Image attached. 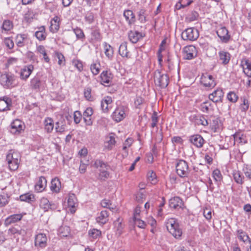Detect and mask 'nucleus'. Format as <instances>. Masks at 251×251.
Wrapping results in <instances>:
<instances>
[{
	"instance_id": "4c0bfd02",
	"label": "nucleus",
	"mask_w": 251,
	"mask_h": 251,
	"mask_svg": "<svg viewBox=\"0 0 251 251\" xmlns=\"http://www.w3.org/2000/svg\"><path fill=\"white\" fill-rule=\"evenodd\" d=\"M201 110L206 113H209L213 110L212 103L209 101H205L201 104Z\"/></svg>"
},
{
	"instance_id": "052dcab7",
	"label": "nucleus",
	"mask_w": 251,
	"mask_h": 251,
	"mask_svg": "<svg viewBox=\"0 0 251 251\" xmlns=\"http://www.w3.org/2000/svg\"><path fill=\"white\" fill-rule=\"evenodd\" d=\"M73 65L78 70L79 72L83 70V66L81 61L79 60L74 59L72 61Z\"/></svg>"
},
{
	"instance_id": "09e8293b",
	"label": "nucleus",
	"mask_w": 251,
	"mask_h": 251,
	"mask_svg": "<svg viewBox=\"0 0 251 251\" xmlns=\"http://www.w3.org/2000/svg\"><path fill=\"white\" fill-rule=\"evenodd\" d=\"M90 69L94 75H97L100 73V64L99 63H93L90 66Z\"/></svg>"
},
{
	"instance_id": "6e6552de",
	"label": "nucleus",
	"mask_w": 251,
	"mask_h": 251,
	"mask_svg": "<svg viewBox=\"0 0 251 251\" xmlns=\"http://www.w3.org/2000/svg\"><path fill=\"white\" fill-rule=\"evenodd\" d=\"M216 33L223 43H227L230 39V35L229 34L228 31L225 26H222L219 28Z\"/></svg>"
},
{
	"instance_id": "bf43d9fd",
	"label": "nucleus",
	"mask_w": 251,
	"mask_h": 251,
	"mask_svg": "<svg viewBox=\"0 0 251 251\" xmlns=\"http://www.w3.org/2000/svg\"><path fill=\"white\" fill-rule=\"evenodd\" d=\"M192 2V0H179V6L177 4L176 6L178 7V9H180L181 7L184 8L189 5Z\"/></svg>"
},
{
	"instance_id": "864d4df0",
	"label": "nucleus",
	"mask_w": 251,
	"mask_h": 251,
	"mask_svg": "<svg viewBox=\"0 0 251 251\" xmlns=\"http://www.w3.org/2000/svg\"><path fill=\"white\" fill-rule=\"evenodd\" d=\"M13 28V24L10 20H5L2 25V29L5 31H9Z\"/></svg>"
},
{
	"instance_id": "412c9836",
	"label": "nucleus",
	"mask_w": 251,
	"mask_h": 251,
	"mask_svg": "<svg viewBox=\"0 0 251 251\" xmlns=\"http://www.w3.org/2000/svg\"><path fill=\"white\" fill-rule=\"evenodd\" d=\"M33 69L34 67L32 65L25 66L21 71L20 77L21 79L26 80L30 76Z\"/></svg>"
},
{
	"instance_id": "774afa93",
	"label": "nucleus",
	"mask_w": 251,
	"mask_h": 251,
	"mask_svg": "<svg viewBox=\"0 0 251 251\" xmlns=\"http://www.w3.org/2000/svg\"><path fill=\"white\" fill-rule=\"evenodd\" d=\"M91 35L94 40L96 41L100 40L101 36L99 30L96 29L93 30L91 33Z\"/></svg>"
},
{
	"instance_id": "ea45409f",
	"label": "nucleus",
	"mask_w": 251,
	"mask_h": 251,
	"mask_svg": "<svg viewBox=\"0 0 251 251\" xmlns=\"http://www.w3.org/2000/svg\"><path fill=\"white\" fill-rule=\"evenodd\" d=\"M241 104L240 109L242 112H246L249 108L250 103L249 100L245 97L241 98Z\"/></svg>"
},
{
	"instance_id": "ddd939ff",
	"label": "nucleus",
	"mask_w": 251,
	"mask_h": 251,
	"mask_svg": "<svg viewBox=\"0 0 251 251\" xmlns=\"http://www.w3.org/2000/svg\"><path fill=\"white\" fill-rule=\"evenodd\" d=\"M68 205L71 213H74L76 211V207L77 205V199L74 194L70 193L69 194Z\"/></svg>"
},
{
	"instance_id": "20e7f679",
	"label": "nucleus",
	"mask_w": 251,
	"mask_h": 251,
	"mask_svg": "<svg viewBox=\"0 0 251 251\" xmlns=\"http://www.w3.org/2000/svg\"><path fill=\"white\" fill-rule=\"evenodd\" d=\"M177 174L181 177H188L190 169L188 163L182 159L179 160L176 165Z\"/></svg>"
},
{
	"instance_id": "e2e57ef3",
	"label": "nucleus",
	"mask_w": 251,
	"mask_h": 251,
	"mask_svg": "<svg viewBox=\"0 0 251 251\" xmlns=\"http://www.w3.org/2000/svg\"><path fill=\"white\" fill-rule=\"evenodd\" d=\"M65 126L62 123L57 122L56 123L55 130L56 132L62 133L65 130Z\"/></svg>"
},
{
	"instance_id": "39448f33",
	"label": "nucleus",
	"mask_w": 251,
	"mask_h": 251,
	"mask_svg": "<svg viewBox=\"0 0 251 251\" xmlns=\"http://www.w3.org/2000/svg\"><path fill=\"white\" fill-rule=\"evenodd\" d=\"M199 36L198 30L195 28H188L181 33V38L184 40L195 41Z\"/></svg>"
},
{
	"instance_id": "bb28decb",
	"label": "nucleus",
	"mask_w": 251,
	"mask_h": 251,
	"mask_svg": "<svg viewBox=\"0 0 251 251\" xmlns=\"http://www.w3.org/2000/svg\"><path fill=\"white\" fill-rule=\"evenodd\" d=\"M59 18L55 16L50 21V30L52 33H56L59 30Z\"/></svg>"
},
{
	"instance_id": "4468645a",
	"label": "nucleus",
	"mask_w": 251,
	"mask_h": 251,
	"mask_svg": "<svg viewBox=\"0 0 251 251\" xmlns=\"http://www.w3.org/2000/svg\"><path fill=\"white\" fill-rule=\"evenodd\" d=\"M219 61L221 62V64L226 65H227L231 57L230 54L225 50H220L218 52Z\"/></svg>"
},
{
	"instance_id": "79ce46f5",
	"label": "nucleus",
	"mask_w": 251,
	"mask_h": 251,
	"mask_svg": "<svg viewBox=\"0 0 251 251\" xmlns=\"http://www.w3.org/2000/svg\"><path fill=\"white\" fill-rule=\"evenodd\" d=\"M103 46L105 55L108 58H111L113 54V50L112 47L106 43H104Z\"/></svg>"
},
{
	"instance_id": "5fc2aeb1",
	"label": "nucleus",
	"mask_w": 251,
	"mask_h": 251,
	"mask_svg": "<svg viewBox=\"0 0 251 251\" xmlns=\"http://www.w3.org/2000/svg\"><path fill=\"white\" fill-rule=\"evenodd\" d=\"M89 235L91 237L94 239H96L100 236L101 231L100 230L94 228L89 230Z\"/></svg>"
},
{
	"instance_id": "423d86ee",
	"label": "nucleus",
	"mask_w": 251,
	"mask_h": 251,
	"mask_svg": "<svg viewBox=\"0 0 251 251\" xmlns=\"http://www.w3.org/2000/svg\"><path fill=\"white\" fill-rule=\"evenodd\" d=\"M201 82L204 86L208 88H213L216 85L213 76L207 73L202 75Z\"/></svg>"
},
{
	"instance_id": "9b49d317",
	"label": "nucleus",
	"mask_w": 251,
	"mask_h": 251,
	"mask_svg": "<svg viewBox=\"0 0 251 251\" xmlns=\"http://www.w3.org/2000/svg\"><path fill=\"white\" fill-rule=\"evenodd\" d=\"M112 118L116 122L123 120L126 117L125 108L123 106L117 107L112 114Z\"/></svg>"
},
{
	"instance_id": "6e6d98bb",
	"label": "nucleus",
	"mask_w": 251,
	"mask_h": 251,
	"mask_svg": "<svg viewBox=\"0 0 251 251\" xmlns=\"http://www.w3.org/2000/svg\"><path fill=\"white\" fill-rule=\"evenodd\" d=\"M227 99L230 101L234 103L238 100V97L235 92L231 91L227 94Z\"/></svg>"
},
{
	"instance_id": "338daca9",
	"label": "nucleus",
	"mask_w": 251,
	"mask_h": 251,
	"mask_svg": "<svg viewBox=\"0 0 251 251\" xmlns=\"http://www.w3.org/2000/svg\"><path fill=\"white\" fill-rule=\"evenodd\" d=\"M135 199L138 202H142L145 199V195L143 192H139L135 195Z\"/></svg>"
},
{
	"instance_id": "4be33fe9",
	"label": "nucleus",
	"mask_w": 251,
	"mask_h": 251,
	"mask_svg": "<svg viewBox=\"0 0 251 251\" xmlns=\"http://www.w3.org/2000/svg\"><path fill=\"white\" fill-rule=\"evenodd\" d=\"M11 106V100L7 97L0 98V111H4L9 109Z\"/></svg>"
},
{
	"instance_id": "7ed1b4c3",
	"label": "nucleus",
	"mask_w": 251,
	"mask_h": 251,
	"mask_svg": "<svg viewBox=\"0 0 251 251\" xmlns=\"http://www.w3.org/2000/svg\"><path fill=\"white\" fill-rule=\"evenodd\" d=\"M154 81L156 85L161 88H165L169 84V78L166 74H162L157 70L154 73Z\"/></svg>"
},
{
	"instance_id": "13d9d810",
	"label": "nucleus",
	"mask_w": 251,
	"mask_h": 251,
	"mask_svg": "<svg viewBox=\"0 0 251 251\" xmlns=\"http://www.w3.org/2000/svg\"><path fill=\"white\" fill-rule=\"evenodd\" d=\"M145 12V9H142L138 12V19L141 23H144L146 21Z\"/></svg>"
},
{
	"instance_id": "f8f14e48",
	"label": "nucleus",
	"mask_w": 251,
	"mask_h": 251,
	"mask_svg": "<svg viewBox=\"0 0 251 251\" xmlns=\"http://www.w3.org/2000/svg\"><path fill=\"white\" fill-rule=\"evenodd\" d=\"M36 247L44 248L47 245V237L45 234L39 233L36 235L34 241Z\"/></svg>"
},
{
	"instance_id": "69168bd1",
	"label": "nucleus",
	"mask_w": 251,
	"mask_h": 251,
	"mask_svg": "<svg viewBox=\"0 0 251 251\" xmlns=\"http://www.w3.org/2000/svg\"><path fill=\"white\" fill-rule=\"evenodd\" d=\"M82 118L81 113L78 111H75L74 113V122L75 124H78L80 123Z\"/></svg>"
},
{
	"instance_id": "1a4fd4ad",
	"label": "nucleus",
	"mask_w": 251,
	"mask_h": 251,
	"mask_svg": "<svg viewBox=\"0 0 251 251\" xmlns=\"http://www.w3.org/2000/svg\"><path fill=\"white\" fill-rule=\"evenodd\" d=\"M224 93L221 89H217L209 95L210 100L214 103L222 102L223 101Z\"/></svg>"
},
{
	"instance_id": "a211bd4d",
	"label": "nucleus",
	"mask_w": 251,
	"mask_h": 251,
	"mask_svg": "<svg viewBox=\"0 0 251 251\" xmlns=\"http://www.w3.org/2000/svg\"><path fill=\"white\" fill-rule=\"evenodd\" d=\"M236 235L240 241L243 242L246 245L249 244L251 247V239L246 232L242 229H238L236 231Z\"/></svg>"
},
{
	"instance_id": "2eb2a0df",
	"label": "nucleus",
	"mask_w": 251,
	"mask_h": 251,
	"mask_svg": "<svg viewBox=\"0 0 251 251\" xmlns=\"http://www.w3.org/2000/svg\"><path fill=\"white\" fill-rule=\"evenodd\" d=\"M23 130V123L21 120L16 119L11 123L10 132L12 133H19Z\"/></svg>"
},
{
	"instance_id": "a878e982",
	"label": "nucleus",
	"mask_w": 251,
	"mask_h": 251,
	"mask_svg": "<svg viewBox=\"0 0 251 251\" xmlns=\"http://www.w3.org/2000/svg\"><path fill=\"white\" fill-rule=\"evenodd\" d=\"M109 214L107 210L101 211L97 217L96 221L100 224L104 225L108 221Z\"/></svg>"
},
{
	"instance_id": "dca6fc26",
	"label": "nucleus",
	"mask_w": 251,
	"mask_h": 251,
	"mask_svg": "<svg viewBox=\"0 0 251 251\" xmlns=\"http://www.w3.org/2000/svg\"><path fill=\"white\" fill-rule=\"evenodd\" d=\"M101 83L105 86L110 85L112 79V75L107 71H103L100 74Z\"/></svg>"
},
{
	"instance_id": "680f3d73",
	"label": "nucleus",
	"mask_w": 251,
	"mask_h": 251,
	"mask_svg": "<svg viewBox=\"0 0 251 251\" xmlns=\"http://www.w3.org/2000/svg\"><path fill=\"white\" fill-rule=\"evenodd\" d=\"M132 144V140L130 138L127 139L124 143L123 150L125 151L126 154H127L128 152L126 151V149L130 147Z\"/></svg>"
},
{
	"instance_id": "0e129e2a",
	"label": "nucleus",
	"mask_w": 251,
	"mask_h": 251,
	"mask_svg": "<svg viewBox=\"0 0 251 251\" xmlns=\"http://www.w3.org/2000/svg\"><path fill=\"white\" fill-rule=\"evenodd\" d=\"M135 224L137 225L140 228H144L146 226L145 222L140 219L138 217H135V219H134Z\"/></svg>"
},
{
	"instance_id": "c03bdc74",
	"label": "nucleus",
	"mask_w": 251,
	"mask_h": 251,
	"mask_svg": "<svg viewBox=\"0 0 251 251\" xmlns=\"http://www.w3.org/2000/svg\"><path fill=\"white\" fill-rule=\"evenodd\" d=\"M16 154L20 155L19 152L15 151L14 150H11L9 151L6 155V160L7 162H11L12 161H14L15 158V155Z\"/></svg>"
},
{
	"instance_id": "a18cd8bd",
	"label": "nucleus",
	"mask_w": 251,
	"mask_h": 251,
	"mask_svg": "<svg viewBox=\"0 0 251 251\" xmlns=\"http://www.w3.org/2000/svg\"><path fill=\"white\" fill-rule=\"evenodd\" d=\"M234 179L235 182L240 184L243 183V179L244 176H242L241 172L239 171H234L233 174Z\"/></svg>"
},
{
	"instance_id": "a19ab883",
	"label": "nucleus",
	"mask_w": 251,
	"mask_h": 251,
	"mask_svg": "<svg viewBox=\"0 0 251 251\" xmlns=\"http://www.w3.org/2000/svg\"><path fill=\"white\" fill-rule=\"evenodd\" d=\"M58 231L60 236L67 237L70 234V228L68 226H61Z\"/></svg>"
},
{
	"instance_id": "c756f323",
	"label": "nucleus",
	"mask_w": 251,
	"mask_h": 251,
	"mask_svg": "<svg viewBox=\"0 0 251 251\" xmlns=\"http://www.w3.org/2000/svg\"><path fill=\"white\" fill-rule=\"evenodd\" d=\"M27 40L28 35L26 34H19L16 37V43L19 47L24 46Z\"/></svg>"
},
{
	"instance_id": "603ef678",
	"label": "nucleus",
	"mask_w": 251,
	"mask_h": 251,
	"mask_svg": "<svg viewBox=\"0 0 251 251\" xmlns=\"http://www.w3.org/2000/svg\"><path fill=\"white\" fill-rule=\"evenodd\" d=\"M199 16L198 13L196 11H192L191 13L189 14L186 17L187 22H191L196 21Z\"/></svg>"
},
{
	"instance_id": "5701e85b",
	"label": "nucleus",
	"mask_w": 251,
	"mask_h": 251,
	"mask_svg": "<svg viewBox=\"0 0 251 251\" xmlns=\"http://www.w3.org/2000/svg\"><path fill=\"white\" fill-rule=\"evenodd\" d=\"M232 136L234 140V145H235V143H237L243 145L248 142L246 136L241 132H236Z\"/></svg>"
},
{
	"instance_id": "c85d7f7f",
	"label": "nucleus",
	"mask_w": 251,
	"mask_h": 251,
	"mask_svg": "<svg viewBox=\"0 0 251 251\" xmlns=\"http://www.w3.org/2000/svg\"><path fill=\"white\" fill-rule=\"evenodd\" d=\"M42 84L40 79L38 76H35L30 80V87L32 90L39 91L41 88Z\"/></svg>"
},
{
	"instance_id": "4d7b16f0",
	"label": "nucleus",
	"mask_w": 251,
	"mask_h": 251,
	"mask_svg": "<svg viewBox=\"0 0 251 251\" xmlns=\"http://www.w3.org/2000/svg\"><path fill=\"white\" fill-rule=\"evenodd\" d=\"M212 176L215 180L217 182H220L222 179V176L221 172L218 169H216L212 173Z\"/></svg>"
},
{
	"instance_id": "6ab92c4d",
	"label": "nucleus",
	"mask_w": 251,
	"mask_h": 251,
	"mask_svg": "<svg viewBox=\"0 0 251 251\" xmlns=\"http://www.w3.org/2000/svg\"><path fill=\"white\" fill-rule=\"evenodd\" d=\"M40 206L45 211H47L49 209L54 210L56 208V205L54 203H50L49 201L46 198H42L41 199Z\"/></svg>"
},
{
	"instance_id": "0eeeda50",
	"label": "nucleus",
	"mask_w": 251,
	"mask_h": 251,
	"mask_svg": "<svg viewBox=\"0 0 251 251\" xmlns=\"http://www.w3.org/2000/svg\"><path fill=\"white\" fill-rule=\"evenodd\" d=\"M183 57L185 59L190 60L197 56V50L195 46L191 45L184 48Z\"/></svg>"
},
{
	"instance_id": "7c9ffc66",
	"label": "nucleus",
	"mask_w": 251,
	"mask_h": 251,
	"mask_svg": "<svg viewBox=\"0 0 251 251\" xmlns=\"http://www.w3.org/2000/svg\"><path fill=\"white\" fill-rule=\"evenodd\" d=\"M142 37V34L136 31L131 30L128 33L129 40L133 43H137Z\"/></svg>"
},
{
	"instance_id": "9d476101",
	"label": "nucleus",
	"mask_w": 251,
	"mask_h": 251,
	"mask_svg": "<svg viewBox=\"0 0 251 251\" xmlns=\"http://www.w3.org/2000/svg\"><path fill=\"white\" fill-rule=\"evenodd\" d=\"M189 141L195 147L198 148L202 147L205 143V140L200 134H194L189 137Z\"/></svg>"
},
{
	"instance_id": "58836bf2",
	"label": "nucleus",
	"mask_w": 251,
	"mask_h": 251,
	"mask_svg": "<svg viewBox=\"0 0 251 251\" xmlns=\"http://www.w3.org/2000/svg\"><path fill=\"white\" fill-rule=\"evenodd\" d=\"M119 52L123 57H129L128 51L127 49V43L126 42H123L121 44L119 49Z\"/></svg>"
},
{
	"instance_id": "393cba45",
	"label": "nucleus",
	"mask_w": 251,
	"mask_h": 251,
	"mask_svg": "<svg viewBox=\"0 0 251 251\" xmlns=\"http://www.w3.org/2000/svg\"><path fill=\"white\" fill-rule=\"evenodd\" d=\"M47 180L45 177L41 176L39 178L35 185V190L37 192H42L46 187Z\"/></svg>"
},
{
	"instance_id": "cd10ccee",
	"label": "nucleus",
	"mask_w": 251,
	"mask_h": 251,
	"mask_svg": "<svg viewBox=\"0 0 251 251\" xmlns=\"http://www.w3.org/2000/svg\"><path fill=\"white\" fill-rule=\"evenodd\" d=\"M23 215L21 214H13L8 217L5 220L4 224L6 226L15 223L22 219Z\"/></svg>"
},
{
	"instance_id": "3c124183",
	"label": "nucleus",
	"mask_w": 251,
	"mask_h": 251,
	"mask_svg": "<svg viewBox=\"0 0 251 251\" xmlns=\"http://www.w3.org/2000/svg\"><path fill=\"white\" fill-rule=\"evenodd\" d=\"M34 199V197L33 195H29L28 194L22 195L20 197V199L21 201L28 202L33 201Z\"/></svg>"
},
{
	"instance_id": "c9c22d12",
	"label": "nucleus",
	"mask_w": 251,
	"mask_h": 251,
	"mask_svg": "<svg viewBox=\"0 0 251 251\" xmlns=\"http://www.w3.org/2000/svg\"><path fill=\"white\" fill-rule=\"evenodd\" d=\"M15 158L14 161L11 162H7L9 169L11 171H15L19 167V164L20 161L21 155H15Z\"/></svg>"
},
{
	"instance_id": "de8ad7c7",
	"label": "nucleus",
	"mask_w": 251,
	"mask_h": 251,
	"mask_svg": "<svg viewBox=\"0 0 251 251\" xmlns=\"http://www.w3.org/2000/svg\"><path fill=\"white\" fill-rule=\"evenodd\" d=\"M74 32L75 34V36L77 39L81 40V41H83L85 39V35L83 30L78 27H76L74 29Z\"/></svg>"
},
{
	"instance_id": "f3484780",
	"label": "nucleus",
	"mask_w": 251,
	"mask_h": 251,
	"mask_svg": "<svg viewBox=\"0 0 251 251\" xmlns=\"http://www.w3.org/2000/svg\"><path fill=\"white\" fill-rule=\"evenodd\" d=\"M241 66L243 72L248 77H251V61L246 58H243L241 61Z\"/></svg>"
},
{
	"instance_id": "f704fd0d",
	"label": "nucleus",
	"mask_w": 251,
	"mask_h": 251,
	"mask_svg": "<svg viewBox=\"0 0 251 251\" xmlns=\"http://www.w3.org/2000/svg\"><path fill=\"white\" fill-rule=\"evenodd\" d=\"M61 185L59 179L57 178L52 179L51 182L50 190L55 193L59 192Z\"/></svg>"
},
{
	"instance_id": "2f4dec72",
	"label": "nucleus",
	"mask_w": 251,
	"mask_h": 251,
	"mask_svg": "<svg viewBox=\"0 0 251 251\" xmlns=\"http://www.w3.org/2000/svg\"><path fill=\"white\" fill-rule=\"evenodd\" d=\"M124 16L130 25L134 23L136 21L135 16L132 11L130 10H125Z\"/></svg>"
},
{
	"instance_id": "72a5a7b5",
	"label": "nucleus",
	"mask_w": 251,
	"mask_h": 251,
	"mask_svg": "<svg viewBox=\"0 0 251 251\" xmlns=\"http://www.w3.org/2000/svg\"><path fill=\"white\" fill-rule=\"evenodd\" d=\"M116 141L113 136H109L106 138V140L104 142V149L107 150H112L115 146Z\"/></svg>"
},
{
	"instance_id": "b1692460",
	"label": "nucleus",
	"mask_w": 251,
	"mask_h": 251,
	"mask_svg": "<svg viewBox=\"0 0 251 251\" xmlns=\"http://www.w3.org/2000/svg\"><path fill=\"white\" fill-rule=\"evenodd\" d=\"M114 228L116 234L118 236L122 234L124 228V225L123 224V219L119 217L115 220L114 223Z\"/></svg>"
},
{
	"instance_id": "e433bc0d",
	"label": "nucleus",
	"mask_w": 251,
	"mask_h": 251,
	"mask_svg": "<svg viewBox=\"0 0 251 251\" xmlns=\"http://www.w3.org/2000/svg\"><path fill=\"white\" fill-rule=\"evenodd\" d=\"M45 129L48 133H50L54 127L53 122L51 118H47L44 121Z\"/></svg>"
},
{
	"instance_id": "f257e3e1",
	"label": "nucleus",
	"mask_w": 251,
	"mask_h": 251,
	"mask_svg": "<svg viewBox=\"0 0 251 251\" xmlns=\"http://www.w3.org/2000/svg\"><path fill=\"white\" fill-rule=\"evenodd\" d=\"M166 227L168 231L176 238L181 237L182 232L180 228L178 223L174 218L168 219L166 222Z\"/></svg>"
},
{
	"instance_id": "aec40b11",
	"label": "nucleus",
	"mask_w": 251,
	"mask_h": 251,
	"mask_svg": "<svg viewBox=\"0 0 251 251\" xmlns=\"http://www.w3.org/2000/svg\"><path fill=\"white\" fill-rule=\"evenodd\" d=\"M183 205V201L178 197H175L170 200L169 206L171 208L175 209H179L182 208Z\"/></svg>"
},
{
	"instance_id": "473e14b6",
	"label": "nucleus",
	"mask_w": 251,
	"mask_h": 251,
	"mask_svg": "<svg viewBox=\"0 0 251 251\" xmlns=\"http://www.w3.org/2000/svg\"><path fill=\"white\" fill-rule=\"evenodd\" d=\"M35 36L39 41H44L46 39L47 34L44 26H41L38 28V30L35 33Z\"/></svg>"
},
{
	"instance_id": "f03ea898",
	"label": "nucleus",
	"mask_w": 251,
	"mask_h": 251,
	"mask_svg": "<svg viewBox=\"0 0 251 251\" xmlns=\"http://www.w3.org/2000/svg\"><path fill=\"white\" fill-rule=\"evenodd\" d=\"M0 82L5 88L13 87L17 84V76L11 73L2 74L0 77Z\"/></svg>"
},
{
	"instance_id": "8fccbe9b",
	"label": "nucleus",
	"mask_w": 251,
	"mask_h": 251,
	"mask_svg": "<svg viewBox=\"0 0 251 251\" xmlns=\"http://www.w3.org/2000/svg\"><path fill=\"white\" fill-rule=\"evenodd\" d=\"M92 89L90 87H87L84 90V95L85 99L89 101H93L94 98L91 95Z\"/></svg>"
},
{
	"instance_id": "37998d69",
	"label": "nucleus",
	"mask_w": 251,
	"mask_h": 251,
	"mask_svg": "<svg viewBox=\"0 0 251 251\" xmlns=\"http://www.w3.org/2000/svg\"><path fill=\"white\" fill-rule=\"evenodd\" d=\"M100 205L103 208H108L112 211L115 208V206L112 205L111 201L109 200L104 199L100 202Z\"/></svg>"
},
{
	"instance_id": "49530a36",
	"label": "nucleus",
	"mask_w": 251,
	"mask_h": 251,
	"mask_svg": "<svg viewBox=\"0 0 251 251\" xmlns=\"http://www.w3.org/2000/svg\"><path fill=\"white\" fill-rule=\"evenodd\" d=\"M37 51L38 53L42 54L44 56V59L46 62H49L50 61L49 57L47 56L46 50L43 46H39L37 48Z\"/></svg>"
}]
</instances>
